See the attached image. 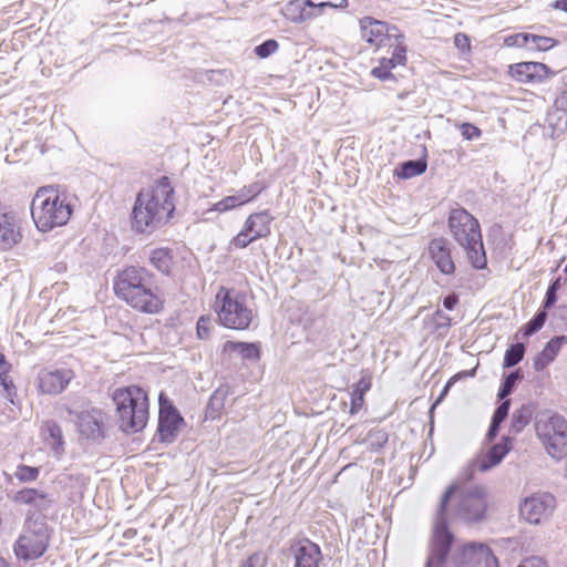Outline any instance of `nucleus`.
I'll list each match as a JSON object with an SVG mask.
<instances>
[{"label":"nucleus","mask_w":567,"mask_h":567,"mask_svg":"<svg viewBox=\"0 0 567 567\" xmlns=\"http://www.w3.org/2000/svg\"><path fill=\"white\" fill-rule=\"evenodd\" d=\"M151 264L162 274L168 275L173 265V257L168 248H156L150 255Z\"/></svg>","instance_id":"nucleus-29"},{"label":"nucleus","mask_w":567,"mask_h":567,"mask_svg":"<svg viewBox=\"0 0 567 567\" xmlns=\"http://www.w3.org/2000/svg\"><path fill=\"white\" fill-rule=\"evenodd\" d=\"M404 39H395V45L392 52V56L388 58L393 62L395 66L404 65L406 62V47L403 44Z\"/></svg>","instance_id":"nucleus-44"},{"label":"nucleus","mask_w":567,"mask_h":567,"mask_svg":"<svg viewBox=\"0 0 567 567\" xmlns=\"http://www.w3.org/2000/svg\"><path fill=\"white\" fill-rule=\"evenodd\" d=\"M327 1H328V8L342 9L348 6L347 0H327Z\"/></svg>","instance_id":"nucleus-58"},{"label":"nucleus","mask_w":567,"mask_h":567,"mask_svg":"<svg viewBox=\"0 0 567 567\" xmlns=\"http://www.w3.org/2000/svg\"><path fill=\"white\" fill-rule=\"evenodd\" d=\"M567 343V336H555L551 338L544 349L534 358L533 367L536 371H543L548 364H550L561 347Z\"/></svg>","instance_id":"nucleus-24"},{"label":"nucleus","mask_w":567,"mask_h":567,"mask_svg":"<svg viewBox=\"0 0 567 567\" xmlns=\"http://www.w3.org/2000/svg\"><path fill=\"white\" fill-rule=\"evenodd\" d=\"M113 401L118 414L120 427L126 433L142 431L148 421V396L146 392L137 386L131 385L116 389L113 393Z\"/></svg>","instance_id":"nucleus-5"},{"label":"nucleus","mask_w":567,"mask_h":567,"mask_svg":"<svg viewBox=\"0 0 567 567\" xmlns=\"http://www.w3.org/2000/svg\"><path fill=\"white\" fill-rule=\"evenodd\" d=\"M460 131L466 141L477 140L482 135V131L476 125L467 122H464L460 125Z\"/></svg>","instance_id":"nucleus-46"},{"label":"nucleus","mask_w":567,"mask_h":567,"mask_svg":"<svg viewBox=\"0 0 567 567\" xmlns=\"http://www.w3.org/2000/svg\"><path fill=\"white\" fill-rule=\"evenodd\" d=\"M275 217L268 209L250 214L245 220L246 230H250L255 238H267L271 233V223Z\"/></svg>","instance_id":"nucleus-23"},{"label":"nucleus","mask_w":567,"mask_h":567,"mask_svg":"<svg viewBox=\"0 0 567 567\" xmlns=\"http://www.w3.org/2000/svg\"><path fill=\"white\" fill-rule=\"evenodd\" d=\"M555 106L567 112V87L555 99Z\"/></svg>","instance_id":"nucleus-54"},{"label":"nucleus","mask_w":567,"mask_h":567,"mask_svg":"<svg viewBox=\"0 0 567 567\" xmlns=\"http://www.w3.org/2000/svg\"><path fill=\"white\" fill-rule=\"evenodd\" d=\"M184 423V419L178 410L167 400L164 395H159V414H158V426L157 437L162 443L171 444L176 437L181 425Z\"/></svg>","instance_id":"nucleus-15"},{"label":"nucleus","mask_w":567,"mask_h":567,"mask_svg":"<svg viewBox=\"0 0 567 567\" xmlns=\"http://www.w3.org/2000/svg\"><path fill=\"white\" fill-rule=\"evenodd\" d=\"M553 288H554V291H558L559 290V288H560V278H557V279L553 280L549 284L547 289H553Z\"/></svg>","instance_id":"nucleus-61"},{"label":"nucleus","mask_w":567,"mask_h":567,"mask_svg":"<svg viewBox=\"0 0 567 567\" xmlns=\"http://www.w3.org/2000/svg\"><path fill=\"white\" fill-rule=\"evenodd\" d=\"M293 567H320L323 559L321 548L308 538H302L291 546Z\"/></svg>","instance_id":"nucleus-19"},{"label":"nucleus","mask_w":567,"mask_h":567,"mask_svg":"<svg viewBox=\"0 0 567 567\" xmlns=\"http://www.w3.org/2000/svg\"><path fill=\"white\" fill-rule=\"evenodd\" d=\"M447 225L454 240L464 249L471 266L477 270L485 269L487 258L478 220L465 208L456 207L450 212Z\"/></svg>","instance_id":"nucleus-3"},{"label":"nucleus","mask_w":567,"mask_h":567,"mask_svg":"<svg viewBox=\"0 0 567 567\" xmlns=\"http://www.w3.org/2000/svg\"><path fill=\"white\" fill-rule=\"evenodd\" d=\"M364 395L362 392H352L350 393V414H357L363 406Z\"/></svg>","instance_id":"nucleus-49"},{"label":"nucleus","mask_w":567,"mask_h":567,"mask_svg":"<svg viewBox=\"0 0 567 567\" xmlns=\"http://www.w3.org/2000/svg\"><path fill=\"white\" fill-rule=\"evenodd\" d=\"M432 321L436 330L449 329L451 327V317L441 309H437L433 313Z\"/></svg>","instance_id":"nucleus-47"},{"label":"nucleus","mask_w":567,"mask_h":567,"mask_svg":"<svg viewBox=\"0 0 567 567\" xmlns=\"http://www.w3.org/2000/svg\"><path fill=\"white\" fill-rule=\"evenodd\" d=\"M261 190L262 186L259 183H252L240 188L236 195L239 198L241 205H244L255 199L261 193Z\"/></svg>","instance_id":"nucleus-38"},{"label":"nucleus","mask_w":567,"mask_h":567,"mask_svg":"<svg viewBox=\"0 0 567 567\" xmlns=\"http://www.w3.org/2000/svg\"><path fill=\"white\" fill-rule=\"evenodd\" d=\"M499 401H501V403L494 411L491 421L502 425V423L508 416V412L511 409V400H499Z\"/></svg>","instance_id":"nucleus-45"},{"label":"nucleus","mask_w":567,"mask_h":567,"mask_svg":"<svg viewBox=\"0 0 567 567\" xmlns=\"http://www.w3.org/2000/svg\"><path fill=\"white\" fill-rule=\"evenodd\" d=\"M533 413L534 409L530 404H523L519 409H516L512 414L509 432L513 434L520 433L530 422Z\"/></svg>","instance_id":"nucleus-27"},{"label":"nucleus","mask_w":567,"mask_h":567,"mask_svg":"<svg viewBox=\"0 0 567 567\" xmlns=\"http://www.w3.org/2000/svg\"><path fill=\"white\" fill-rule=\"evenodd\" d=\"M395 65L391 60L388 58H382L379 61V65L374 66L371 70V75L375 79H379L381 81H388L394 79L393 74L391 73V70L394 69Z\"/></svg>","instance_id":"nucleus-36"},{"label":"nucleus","mask_w":567,"mask_h":567,"mask_svg":"<svg viewBox=\"0 0 567 567\" xmlns=\"http://www.w3.org/2000/svg\"><path fill=\"white\" fill-rule=\"evenodd\" d=\"M454 44L457 49L461 51H467L470 50V38L464 33H457L454 37Z\"/></svg>","instance_id":"nucleus-52"},{"label":"nucleus","mask_w":567,"mask_h":567,"mask_svg":"<svg viewBox=\"0 0 567 567\" xmlns=\"http://www.w3.org/2000/svg\"><path fill=\"white\" fill-rule=\"evenodd\" d=\"M13 475L21 483L34 482L40 475V467L19 464Z\"/></svg>","instance_id":"nucleus-35"},{"label":"nucleus","mask_w":567,"mask_h":567,"mask_svg":"<svg viewBox=\"0 0 567 567\" xmlns=\"http://www.w3.org/2000/svg\"><path fill=\"white\" fill-rule=\"evenodd\" d=\"M526 347L524 343L517 342L511 344L504 354L503 368L511 369L517 365L525 355Z\"/></svg>","instance_id":"nucleus-31"},{"label":"nucleus","mask_w":567,"mask_h":567,"mask_svg":"<svg viewBox=\"0 0 567 567\" xmlns=\"http://www.w3.org/2000/svg\"><path fill=\"white\" fill-rule=\"evenodd\" d=\"M536 433L553 458L561 460L567 455V420L563 415L540 416L536 422Z\"/></svg>","instance_id":"nucleus-8"},{"label":"nucleus","mask_w":567,"mask_h":567,"mask_svg":"<svg viewBox=\"0 0 567 567\" xmlns=\"http://www.w3.org/2000/svg\"><path fill=\"white\" fill-rule=\"evenodd\" d=\"M427 168L425 158L409 159L400 163L395 169L394 175L401 179H410L412 177L422 175Z\"/></svg>","instance_id":"nucleus-26"},{"label":"nucleus","mask_w":567,"mask_h":567,"mask_svg":"<svg viewBox=\"0 0 567 567\" xmlns=\"http://www.w3.org/2000/svg\"><path fill=\"white\" fill-rule=\"evenodd\" d=\"M511 74L522 83H543L554 72L540 62H519L511 66Z\"/></svg>","instance_id":"nucleus-20"},{"label":"nucleus","mask_w":567,"mask_h":567,"mask_svg":"<svg viewBox=\"0 0 567 567\" xmlns=\"http://www.w3.org/2000/svg\"><path fill=\"white\" fill-rule=\"evenodd\" d=\"M512 437L503 436L499 443L492 445L486 453L472 461V463L461 473L460 481L470 482L473 480L476 471L486 472L498 465L512 450Z\"/></svg>","instance_id":"nucleus-13"},{"label":"nucleus","mask_w":567,"mask_h":567,"mask_svg":"<svg viewBox=\"0 0 567 567\" xmlns=\"http://www.w3.org/2000/svg\"><path fill=\"white\" fill-rule=\"evenodd\" d=\"M532 33H515L505 37L504 45L508 48H529Z\"/></svg>","instance_id":"nucleus-41"},{"label":"nucleus","mask_w":567,"mask_h":567,"mask_svg":"<svg viewBox=\"0 0 567 567\" xmlns=\"http://www.w3.org/2000/svg\"><path fill=\"white\" fill-rule=\"evenodd\" d=\"M68 417L75 424L81 439L100 443L105 437L106 415L97 408L78 410L71 406L64 408Z\"/></svg>","instance_id":"nucleus-10"},{"label":"nucleus","mask_w":567,"mask_h":567,"mask_svg":"<svg viewBox=\"0 0 567 567\" xmlns=\"http://www.w3.org/2000/svg\"><path fill=\"white\" fill-rule=\"evenodd\" d=\"M560 316L563 319H567V306L559 307Z\"/></svg>","instance_id":"nucleus-62"},{"label":"nucleus","mask_w":567,"mask_h":567,"mask_svg":"<svg viewBox=\"0 0 567 567\" xmlns=\"http://www.w3.org/2000/svg\"><path fill=\"white\" fill-rule=\"evenodd\" d=\"M174 187L167 176L142 188L131 213V226L136 234L152 235L164 227L175 213Z\"/></svg>","instance_id":"nucleus-1"},{"label":"nucleus","mask_w":567,"mask_h":567,"mask_svg":"<svg viewBox=\"0 0 567 567\" xmlns=\"http://www.w3.org/2000/svg\"><path fill=\"white\" fill-rule=\"evenodd\" d=\"M457 485H450L441 497L427 546L425 567H444L454 543V534L447 523L450 499L456 494Z\"/></svg>","instance_id":"nucleus-6"},{"label":"nucleus","mask_w":567,"mask_h":567,"mask_svg":"<svg viewBox=\"0 0 567 567\" xmlns=\"http://www.w3.org/2000/svg\"><path fill=\"white\" fill-rule=\"evenodd\" d=\"M517 567H548L546 560L539 556L523 559Z\"/></svg>","instance_id":"nucleus-50"},{"label":"nucleus","mask_w":567,"mask_h":567,"mask_svg":"<svg viewBox=\"0 0 567 567\" xmlns=\"http://www.w3.org/2000/svg\"><path fill=\"white\" fill-rule=\"evenodd\" d=\"M12 370V364L9 362V368L2 374L0 373V385L3 389L6 400L12 404L16 409L20 410L21 400L18 394V389L14 384L13 379L9 375Z\"/></svg>","instance_id":"nucleus-28"},{"label":"nucleus","mask_w":567,"mask_h":567,"mask_svg":"<svg viewBox=\"0 0 567 567\" xmlns=\"http://www.w3.org/2000/svg\"><path fill=\"white\" fill-rule=\"evenodd\" d=\"M251 560H252V558L250 557V558L248 559V561H247L245 565H243L241 567H254V565H252Z\"/></svg>","instance_id":"nucleus-64"},{"label":"nucleus","mask_w":567,"mask_h":567,"mask_svg":"<svg viewBox=\"0 0 567 567\" xmlns=\"http://www.w3.org/2000/svg\"><path fill=\"white\" fill-rule=\"evenodd\" d=\"M225 396L226 391H224L223 389H217L212 394L207 405V413L210 415V417L214 419L216 414L223 409Z\"/></svg>","instance_id":"nucleus-37"},{"label":"nucleus","mask_w":567,"mask_h":567,"mask_svg":"<svg viewBox=\"0 0 567 567\" xmlns=\"http://www.w3.org/2000/svg\"><path fill=\"white\" fill-rule=\"evenodd\" d=\"M389 441V434L383 429H373L368 433L367 443L371 451H380Z\"/></svg>","instance_id":"nucleus-34"},{"label":"nucleus","mask_w":567,"mask_h":567,"mask_svg":"<svg viewBox=\"0 0 567 567\" xmlns=\"http://www.w3.org/2000/svg\"><path fill=\"white\" fill-rule=\"evenodd\" d=\"M72 213L73 206L69 196L53 186L40 187L31 203L33 221L42 233L65 225Z\"/></svg>","instance_id":"nucleus-4"},{"label":"nucleus","mask_w":567,"mask_h":567,"mask_svg":"<svg viewBox=\"0 0 567 567\" xmlns=\"http://www.w3.org/2000/svg\"><path fill=\"white\" fill-rule=\"evenodd\" d=\"M360 29L362 39L375 45H381L388 38L404 39V34L395 25H390L372 17L360 19Z\"/></svg>","instance_id":"nucleus-16"},{"label":"nucleus","mask_w":567,"mask_h":567,"mask_svg":"<svg viewBox=\"0 0 567 567\" xmlns=\"http://www.w3.org/2000/svg\"><path fill=\"white\" fill-rule=\"evenodd\" d=\"M312 2V6L315 8L313 12L317 17L323 14L324 10L328 8V1L327 0H310Z\"/></svg>","instance_id":"nucleus-55"},{"label":"nucleus","mask_w":567,"mask_h":567,"mask_svg":"<svg viewBox=\"0 0 567 567\" xmlns=\"http://www.w3.org/2000/svg\"><path fill=\"white\" fill-rule=\"evenodd\" d=\"M47 497L45 493L37 488H23L16 494V502L24 505L40 506Z\"/></svg>","instance_id":"nucleus-32"},{"label":"nucleus","mask_w":567,"mask_h":567,"mask_svg":"<svg viewBox=\"0 0 567 567\" xmlns=\"http://www.w3.org/2000/svg\"><path fill=\"white\" fill-rule=\"evenodd\" d=\"M239 206H241V203L235 194L224 197L221 200L214 204L212 208L208 209V212L226 213Z\"/></svg>","instance_id":"nucleus-40"},{"label":"nucleus","mask_w":567,"mask_h":567,"mask_svg":"<svg viewBox=\"0 0 567 567\" xmlns=\"http://www.w3.org/2000/svg\"><path fill=\"white\" fill-rule=\"evenodd\" d=\"M279 48L278 42L275 39H268L262 43L255 47L254 52L260 59H267L274 54Z\"/></svg>","instance_id":"nucleus-43"},{"label":"nucleus","mask_w":567,"mask_h":567,"mask_svg":"<svg viewBox=\"0 0 567 567\" xmlns=\"http://www.w3.org/2000/svg\"><path fill=\"white\" fill-rule=\"evenodd\" d=\"M458 303V297L456 293H450L443 298V306L447 310H453Z\"/></svg>","instance_id":"nucleus-53"},{"label":"nucleus","mask_w":567,"mask_h":567,"mask_svg":"<svg viewBox=\"0 0 567 567\" xmlns=\"http://www.w3.org/2000/svg\"><path fill=\"white\" fill-rule=\"evenodd\" d=\"M557 44V41L549 37L530 35L529 50L533 51H548Z\"/></svg>","instance_id":"nucleus-39"},{"label":"nucleus","mask_w":567,"mask_h":567,"mask_svg":"<svg viewBox=\"0 0 567 567\" xmlns=\"http://www.w3.org/2000/svg\"><path fill=\"white\" fill-rule=\"evenodd\" d=\"M555 8L567 12V0H557L555 2Z\"/></svg>","instance_id":"nucleus-60"},{"label":"nucleus","mask_w":567,"mask_h":567,"mask_svg":"<svg viewBox=\"0 0 567 567\" xmlns=\"http://www.w3.org/2000/svg\"><path fill=\"white\" fill-rule=\"evenodd\" d=\"M556 301H557V291H554V288L547 289L540 309H543L547 312V310L550 309L556 303Z\"/></svg>","instance_id":"nucleus-51"},{"label":"nucleus","mask_w":567,"mask_h":567,"mask_svg":"<svg viewBox=\"0 0 567 567\" xmlns=\"http://www.w3.org/2000/svg\"><path fill=\"white\" fill-rule=\"evenodd\" d=\"M113 289L118 299L142 313L155 315L164 307L154 275L144 267L128 266L118 271Z\"/></svg>","instance_id":"nucleus-2"},{"label":"nucleus","mask_w":567,"mask_h":567,"mask_svg":"<svg viewBox=\"0 0 567 567\" xmlns=\"http://www.w3.org/2000/svg\"><path fill=\"white\" fill-rule=\"evenodd\" d=\"M312 8L315 7L310 0H291L285 4L281 12L288 21L301 24L317 18Z\"/></svg>","instance_id":"nucleus-21"},{"label":"nucleus","mask_w":567,"mask_h":567,"mask_svg":"<svg viewBox=\"0 0 567 567\" xmlns=\"http://www.w3.org/2000/svg\"><path fill=\"white\" fill-rule=\"evenodd\" d=\"M524 379V374L520 369H516L512 372H509L503 380L497 398L498 400H508L507 396H509L518 382H520Z\"/></svg>","instance_id":"nucleus-30"},{"label":"nucleus","mask_w":567,"mask_h":567,"mask_svg":"<svg viewBox=\"0 0 567 567\" xmlns=\"http://www.w3.org/2000/svg\"><path fill=\"white\" fill-rule=\"evenodd\" d=\"M9 368V361L7 360L6 355L0 352V373H4L6 370Z\"/></svg>","instance_id":"nucleus-59"},{"label":"nucleus","mask_w":567,"mask_h":567,"mask_svg":"<svg viewBox=\"0 0 567 567\" xmlns=\"http://www.w3.org/2000/svg\"><path fill=\"white\" fill-rule=\"evenodd\" d=\"M72 379L73 372L70 369L42 370L38 375V388L41 393L56 395L69 385Z\"/></svg>","instance_id":"nucleus-18"},{"label":"nucleus","mask_w":567,"mask_h":567,"mask_svg":"<svg viewBox=\"0 0 567 567\" xmlns=\"http://www.w3.org/2000/svg\"><path fill=\"white\" fill-rule=\"evenodd\" d=\"M256 240L258 239L254 237L250 230H246V226L243 225L241 230L231 239L230 244L235 248L244 249Z\"/></svg>","instance_id":"nucleus-42"},{"label":"nucleus","mask_w":567,"mask_h":567,"mask_svg":"<svg viewBox=\"0 0 567 567\" xmlns=\"http://www.w3.org/2000/svg\"><path fill=\"white\" fill-rule=\"evenodd\" d=\"M369 389L370 382L365 381L364 379H360L354 385L352 392H362V394L364 395Z\"/></svg>","instance_id":"nucleus-57"},{"label":"nucleus","mask_w":567,"mask_h":567,"mask_svg":"<svg viewBox=\"0 0 567 567\" xmlns=\"http://www.w3.org/2000/svg\"><path fill=\"white\" fill-rule=\"evenodd\" d=\"M486 512L487 502L484 487L473 486L457 493L454 515L460 520L466 524H477L486 518Z\"/></svg>","instance_id":"nucleus-11"},{"label":"nucleus","mask_w":567,"mask_h":567,"mask_svg":"<svg viewBox=\"0 0 567 567\" xmlns=\"http://www.w3.org/2000/svg\"><path fill=\"white\" fill-rule=\"evenodd\" d=\"M49 546L48 525L42 518H28L14 544V554L25 561L40 558Z\"/></svg>","instance_id":"nucleus-9"},{"label":"nucleus","mask_w":567,"mask_h":567,"mask_svg":"<svg viewBox=\"0 0 567 567\" xmlns=\"http://www.w3.org/2000/svg\"><path fill=\"white\" fill-rule=\"evenodd\" d=\"M216 312L219 323L234 330L249 329L254 319V311L247 303V296L226 287H220L216 295Z\"/></svg>","instance_id":"nucleus-7"},{"label":"nucleus","mask_w":567,"mask_h":567,"mask_svg":"<svg viewBox=\"0 0 567 567\" xmlns=\"http://www.w3.org/2000/svg\"><path fill=\"white\" fill-rule=\"evenodd\" d=\"M454 564L456 567H498V559L487 545L471 542L457 549Z\"/></svg>","instance_id":"nucleus-14"},{"label":"nucleus","mask_w":567,"mask_h":567,"mask_svg":"<svg viewBox=\"0 0 567 567\" xmlns=\"http://www.w3.org/2000/svg\"><path fill=\"white\" fill-rule=\"evenodd\" d=\"M547 320V312L539 309L534 317L523 327V336L528 338L539 331Z\"/></svg>","instance_id":"nucleus-33"},{"label":"nucleus","mask_w":567,"mask_h":567,"mask_svg":"<svg viewBox=\"0 0 567 567\" xmlns=\"http://www.w3.org/2000/svg\"><path fill=\"white\" fill-rule=\"evenodd\" d=\"M499 429H501V424H497V423H494L491 421L489 427L486 433V441L488 443H491L492 441L495 440V437L498 434Z\"/></svg>","instance_id":"nucleus-56"},{"label":"nucleus","mask_w":567,"mask_h":567,"mask_svg":"<svg viewBox=\"0 0 567 567\" xmlns=\"http://www.w3.org/2000/svg\"><path fill=\"white\" fill-rule=\"evenodd\" d=\"M43 441L54 457L61 458L65 452V441L61 426L55 421H47L42 426Z\"/></svg>","instance_id":"nucleus-22"},{"label":"nucleus","mask_w":567,"mask_h":567,"mask_svg":"<svg viewBox=\"0 0 567 567\" xmlns=\"http://www.w3.org/2000/svg\"><path fill=\"white\" fill-rule=\"evenodd\" d=\"M452 244L444 237L433 238L429 243V256L437 270L445 276H452L455 272V262L452 256Z\"/></svg>","instance_id":"nucleus-17"},{"label":"nucleus","mask_w":567,"mask_h":567,"mask_svg":"<svg viewBox=\"0 0 567 567\" xmlns=\"http://www.w3.org/2000/svg\"><path fill=\"white\" fill-rule=\"evenodd\" d=\"M556 508L555 497L546 492H537L520 499L518 505L519 517L530 525H540L547 522Z\"/></svg>","instance_id":"nucleus-12"},{"label":"nucleus","mask_w":567,"mask_h":567,"mask_svg":"<svg viewBox=\"0 0 567 567\" xmlns=\"http://www.w3.org/2000/svg\"><path fill=\"white\" fill-rule=\"evenodd\" d=\"M0 567H9L8 563L2 557H0Z\"/></svg>","instance_id":"nucleus-63"},{"label":"nucleus","mask_w":567,"mask_h":567,"mask_svg":"<svg viewBox=\"0 0 567 567\" xmlns=\"http://www.w3.org/2000/svg\"><path fill=\"white\" fill-rule=\"evenodd\" d=\"M213 327V319L202 316L197 321V336L199 339H207Z\"/></svg>","instance_id":"nucleus-48"},{"label":"nucleus","mask_w":567,"mask_h":567,"mask_svg":"<svg viewBox=\"0 0 567 567\" xmlns=\"http://www.w3.org/2000/svg\"><path fill=\"white\" fill-rule=\"evenodd\" d=\"M223 351L237 353L243 360L257 362L260 359V347L255 342L226 341Z\"/></svg>","instance_id":"nucleus-25"}]
</instances>
